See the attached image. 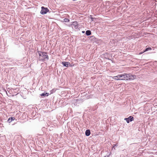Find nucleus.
I'll list each match as a JSON object with an SVG mask.
<instances>
[{
  "label": "nucleus",
  "instance_id": "0eeeda50",
  "mask_svg": "<svg viewBox=\"0 0 157 157\" xmlns=\"http://www.w3.org/2000/svg\"><path fill=\"white\" fill-rule=\"evenodd\" d=\"M113 78L114 79L116 80H120V75H119L116 76H114L113 77Z\"/></svg>",
  "mask_w": 157,
  "mask_h": 157
},
{
  "label": "nucleus",
  "instance_id": "f257e3e1",
  "mask_svg": "<svg viewBox=\"0 0 157 157\" xmlns=\"http://www.w3.org/2000/svg\"><path fill=\"white\" fill-rule=\"evenodd\" d=\"M39 59L40 61H43L45 60H48L49 59L48 56L46 53L42 52H39Z\"/></svg>",
  "mask_w": 157,
  "mask_h": 157
},
{
  "label": "nucleus",
  "instance_id": "a211bd4d",
  "mask_svg": "<svg viewBox=\"0 0 157 157\" xmlns=\"http://www.w3.org/2000/svg\"><path fill=\"white\" fill-rule=\"evenodd\" d=\"M144 52H140V53H139V55H140V54H142V53H143Z\"/></svg>",
  "mask_w": 157,
  "mask_h": 157
},
{
  "label": "nucleus",
  "instance_id": "9d476101",
  "mask_svg": "<svg viewBox=\"0 0 157 157\" xmlns=\"http://www.w3.org/2000/svg\"><path fill=\"white\" fill-rule=\"evenodd\" d=\"M86 34L87 36H89L91 34V32L90 30H87L86 31Z\"/></svg>",
  "mask_w": 157,
  "mask_h": 157
},
{
  "label": "nucleus",
  "instance_id": "39448f33",
  "mask_svg": "<svg viewBox=\"0 0 157 157\" xmlns=\"http://www.w3.org/2000/svg\"><path fill=\"white\" fill-rule=\"evenodd\" d=\"M125 120L126 121L127 123H129L130 121H132L133 120L134 118L133 117L130 116L127 118H125Z\"/></svg>",
  "mask_w": 157,
  "mask_h": 157
},
{
  "label": "nucleus",
  "instance_id": "7ed1b4c3",
  "mask_svg": "<svg viewBox=\"0 0 157 157\" xmlns=\"http://www.w3.org/2000/svg\"><path fill=\"white\" fill-rule=\"evenodd\" d=\"M49 10L47 8H45L44 6H42L41 7V10L40 11V13L41 14H45Z\"/></svg>",
  "mask_w": 157,
  "mask_h": 157
},
{
  "label": "nucleus",
  "instance_id": "dca6fc26",
  "mask_svg": "<svg viewBox=\"0 0 157 157\" xmlns=\"http://www.w3.org/2000/svg\"><path fill=\"white\" fill-rule=\"evenodd\" d=\"M45 94H46V96H47L49 95V94L48 93H46Z\"/></svg>",
  "mask_w": 157,
  "mask_h": 157
},
{
  "label": "nucleus",
  "instance_id": "f8f14e48",
  "mask_svg": "<svg viewBox=\"0 0 157 157\" xmlns=\"http://www.w3.org/2000/svg\"><path fill=\"white\" fill-rule=\"evenodd\" d=\"M151 47H148L144 51V52H146V51H147L149 50H151Z\"/></svg>",
  "mask_w": 157,
  "mask_h": 157
},
{
  "label": "nucleus",
  "instance_id": "423d86ee",
  "mask_svg": "<svg viewBox=\"0 0 157 157\" xmlns=\"http://www.w3.org/2000/svg\"><path fill=\"white\" fill-rule=\"evenodd\" d=\"M15 118L13 117H11L9 118L7 120V122H8L9 123H10L13 121L15 119Z\"/></svg>",
  "mask_w": 157,
  "mask_h": 157
},
{
  "label": "nucleus",
  "instance_id": "6ab92c4d",
  "mask_svg": "<svg viewBox=\"0 0 157 157\" xmlns=\"http://www.w3.org/2000/svg\"><path fill=\"white\" fill-rule=\"evenodd\" d=\"M105 157H109V155H107L105 156Z\"/></svg>",
  "mask_w": 157,
  "mask_h": 157
},
{
  "label": "nucleus",
  "instance_id": "2eb2a0df",
  "mask_svg": "<svg viewBox=\"0 0 157 157\" xmlns=\"http://www.w3.org/2000/svg\"><path fill=\"white\" fill-rule=\"evenodd\" d=\"M41 96H46L45 93H42L40 94Z\"/></svg>",
  "mask_w": 157,
  "mask_h": 157
},
{
  "label": "nucleus",
  "instance_id": "4468645a",
  "mask_svg": "<svg viewBox=\"0 0 157 157\" xmlns=\"http://www.w3.org/2000/svg\"><path fill=\"white\" fill-rule=\"evenodd\" d=\"M64 21L66 22H68L69 21V20L68 19H64Z\"/></svg>",
  "mask_w": 157,
  "mask_h": 157
},
{
  "label": "nucleus",
  "instance_id": "20e7f679",
  "mask_svg": "<svg viewBox=\"0 0 157 157\" xmlns=\"http://www.w3.org/2000/svg\"><path fill=\"white\" fill-rule=\"evenodd\" d=\"M120 75V80H126V73H124Z\"/></svg>",
  "mask_w": 157,
  "mask_h": 157
},
{
  "label": "nucleus",
  "instance_id": "aec40b11",
  "mask_svg": "<svg viewBox=\"0 0 157 157\" xmlns=\"http://www.w3.org/2000/svg\"><path fill=\"white\" fill-rule=\"evenodd\" d=\"M0 157H4L2 155H0Z\"/></svg>",
  "mask_w": 157,
  "mask_h": 157
},
{
  "label": "nucleus",
  "instance_id": "9b49d317",
  "mask_svg": "<svg viewBox=\"0 0 157 157\" xmlns=\"http://www.w3.org/2000/svg\"><path fill=\"white\" fill-rule=\"evenodd\" d=\"M68 63L65 62H62V64L63 65L66 67H68Z\"/></svg>",
  "mask_w": 157,
  "mask_h": 157
},
{
  "label": "nucleus",
  "instance_id": "f03ea898",
  "mask_svg": "<svg viewBox=\"0 0 157 157\" xmlns=\"http://www.w3.org/2000/svg\"><path fill=\"white\" fill-rule=\"evenodd\" d=\"M126 80H131L135 79L136 76L135 75H133L130 73H126Z\"/></svg>",
  "mask_w": 157,
  "mask_h": 157
},
{
  "label": "nucleus",
  "instance_id": "6e6552de",
  "mask_svg": "<svg viewBox=\"0 0 157 157\" xmlns=\"http://www.w3.org/2000/svg\"><path fill=\"white\" fill-rule=\"evenodd\" d=\"M72 25L73 26H74L75 27H78V22L77 21L73 22L72 24Z\"/></svg>",
  "mask_w": 157,
  "mask_h": 157
},
{
  "label": "nucleus",
  "instance_id": "ddd939ff",
  "mask_svg": "<svg viewBox=\"0 0 157 157\" xmlns=\"http://www.w3.org/2000/svg\"><path fill=\"white\" fill-rule=\"evenodd\" d=\"M56 90L55 89H53L52 90L50 91V94H52L54 92H55Z\"/></svg>",
  "mask_w": 157,
  "mask_h": 157
},
{
  "label": "nucleus",
  "instance_id": "f3484780",
  "mask_svg": "<svg viewBox=\"0 0 157 157\" xmlns=\"http://www.w3.org/2000/svg\"><path fill=\"white\" fill-rule=\"evenodd\" d=\"M91 19L92 20V21H93L94 19H95V18H94V17H91Z\"/></svg>",
  "mask_w": 157,
  "mask_h": 157
},
{
  "label": "nucleus",
  "instance_id": "1a4fd4ad",
  "mask_svg": "<svg viewBox=\"0 0 157 157\" xmlns=\"http://www.w3.org/2000/svg\"><path fill=\"white\" fill-rule=\"evenodd\" d=\"M90 134V131L89 130H86L85 132V134L86 136H89Z\"/></svg>",
  "mask_w": 157,
  "mask_h": 157
}]
</instances>
